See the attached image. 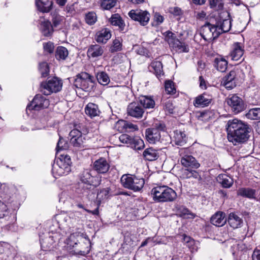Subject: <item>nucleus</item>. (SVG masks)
Returning <instances> with one entry per match:
<instances>
[{
    "label": "nucleus",
    "instance_id": "obj_1",
    "mask_svg": "<svg viewBox=\"0 0 260 260\" xmlns=\"http://www.w3.org/2000/svg\"><path fill=\"white\" fill-rule=\"evenodd\" d=\"M90 241L87 236L81 233H74L70 235L67 240V244L69 247L74 248V253L77 255L85 256L90 250Z\"/></svg>",
    "mask_w": 260,
    "mask_h": 260
},
{
    "label": "nucleus",
    "instance_id": "obj_2",
    "mask_svg": "<svg viewBox=\"0 0 260 260\" xmlns=\"http://www.w3.org/2000/svg\"><path fill=\"white\" fill-rule=\"evenodd\" d=\"M85 217V214L80 211H75L67 215L60 214L56 217L57 224L58 228L65 232H71V229L77 226L79 222Z\"/></svg>",
    "mask_w": 260,
    "mask_h": 260
},
{
    "label": "nucleus",
    "instance_id": "obj_3",
    "mask_svg": "<svg viewBox=\"0 0 260 260\" xmlns=\"http://www.w3.org/2000/svg\"><path fill=\"white\" fill-rule=\"evenodd\" d=\"M72 164L70 156L67 154H61L60 157L56 159L52 165V172L55 178L67 175L71 172Z\"/></svg>",
    "mask_w": 260,
    "mask_h": 260
},
{
    "label": "nucleus",
    "instance_id": "obj_4",
    "mask_svg": "<svg viewBox=\"0 0 260 260\" xmlns=\"http://www.w3.org/2000/svg\"><path fill=\"white\" fill-rule=\"evenodd\" d=\"M121 182L124 188L135 192L140 191L145 184L144 179L130 174L123 175L121 178Z\"/></svg>",
    "mask_w": 260,
    "mask_h": 260
},
{
    "label": "nucleus",
    "instance_id": "obj_5",
    "mask_svg": "<svg viewBox=\"0 0 260 260\" xmlns=\"http://www.w3.org/2000/svg\"><path fill=\"white\" fill-rule=\"evenodd\" d=\"M62 83L61 80L57 77L48 78L47 81L41 83V91L45 95H48L53 92L59 91L62 88Z\"/></svg>",
    "mask_w": 260,
    "mask_h": 260
},
{
    "label": "nucleus",
    "instance_id": "obj_6",
    "mask_svg": "<svg viewBox=\"0 0 260 260\" xmlns=\"http://www.w3.org/2000/svg\"><path fill=\"white\" fill-rule=\"evenodd\" d=\"M93 77L86 72H81L76 76L74 84L84 91H89L92 88Z\"/></svg>",
    "mask_w": 260,
    "mask_h": 260
},
{
    "label": "nucleus",
    "instance_id": "obj_7",
    "mask_svg": "<svg viewBox=\"0 0 260 260\" xmlns=\"http://www.w3.org/2000/svg\"><path fill=\"white\" fill-rule=\"evenodd\" d=\"M200 34L206 41L216 39L220 36V32L218 31V26L216 24H212L208 22H206L200 28Z\"/></svg>",
    "mask_w": 260,
    "mask_h": 260
},
{
    "label": "nucleus",
    "instance_id": "obj_8",
    "mask_svg": "<svg viewBox=\"0 0 260 260\" xmlns=\"http://www.w3.org/2000/svg\"><path fill=\"white\" fill-rule=\"evenodd\" d=\"M228 105L234 114H238L246 109V105L243 100L236 94H230L226 99Z\"/></svg>",
    "mask_w": 260,
    "mask_h": 260
},
{
    "label": "nucleus",
    "instance_id": "obj_9",
    "mask_svg": "<svg viewBox=\"0 0 260 260\" xmlns=\"http://www.w3.org/2000/svg\"><path fill=\"white\" fill-rule=\"evenodd\" d=\"M49 105V101L41 94H37L33 99L31 102L27 106L26 111L36 110L39 111L42 109L46 108Z\"/></svg>",
    "mask_w": 260,
    "mask_h": 260
},
{
    "label": "nucleus",
    "instance_id": "obj_10",
    "mask_svg": "<svg viewBox=\"0 0 260 260\" xmlns=\"http://www.w3.org/2000/svg\"><path fill=\"white\" fill-rule=\"evenodd\" d=\"M129 17L133 20L138 21L141 25H146L150 19V15L147 11L132 10L128 13Z\"/></svg>",
    "mask_w": 260,
    "mask_h": 260
},
{
    "label": "nucleus",
    "instance_id": "obj_11",
    "mask_svg": "<svg viewBox=\"0 0 260 260\" xmlns=\"http://www.w3.org/2000/svg\"><path fill=\"white\" fill-rule=\"evenodd\" d=\"M228 139L234 145L246 142L249 137V131H228Z\"/></svg>",
    "mask_w": 260,
    "mask_h": 260
},
{
    "label": "nucleus",
    "instance_id": "obj_12",
    "mask_svg": "<svg viewBox=\"0 0 260 260\" xmlns=\"http://www.w3.org/2000/svg\"><path fill=\"white\" fill-rule=\"evenodd\" d=\"M85 133L81 131H70L69 137L70 138V142L76 147H80L85 140Z\"/></svg>",
    "mask_w": 260,
    "mask_h": 260
},
{
    "label": "nucleus",
    "instance_id": "obj_13",
    "mask_svg": "<svg viewBox=\"0 0 260 260\" xmlns=\"http://www.w3.org/2000/svg\"><path fill=\"white\" fill-rule=\"evenodd\" d=\"M79 179L81 183L88 184V185L92 184L93 187L99 186L101 182V179L98 178H94L88 170H84L80 173Z\"/></svg>",
    "mask_w": 260,
    "mask_h": 260
},
{
    "label": "nucleus",
    "instance_id": "obj_14",
    "mask_svg": "<svg viewBox=\"0 0 260 260\" xmlns=\"http://www.w3.org/2000/svg\"><path fill=\"white\" fill-rule=\"evenodd\" d=\"M181 158L180 159L181 164L185 168H191L198 169L200 167V163L193 156L189 154H185L182 152L181 153Z\"/></svg>",
    "mask_w": 260,
    "mask_h": 260
},
{
    "label": "nucleus",
    "instance_id": "obj_15",
    "mask_svg": "<svg viewBox=\"0 0 260 260\" xmlns=\"http://www.w3.org/2000/svg\"><path fill=\"white\" fill-rule=\"evenodd\" d=\"M110 168V165L106 158L101 157L93 164V169L99 174L106 173Z\"/></svg>",
    "mask_w": 260,
    "mask_h": 260
},
{
    "label": "nucleus",
    "instance_id": "obj_16",
    "mask_svg": "<svg viewBox=\"0 0 260 260\" xmlns=\"http://www.w3.org/2000/svg\"><path fill=\"white\" fill-rule=\"evenodd\" d=\"M249 128V125L237 119L229 120L225 125L226 130H248Z\"/></svg>",
    "mask_w": 260,
    "mask_h": 260
},
{
    "label": "nucleus",
    "instance_id": "obj_17",
    "mask_svg": "<svg viewBox=\"0 0 260 260\" xmlns=\"http://www.w3.org/2000/svg\"><path fill=\"white\" fill-rule=\"evenodd\" d=\"M236 71L234 70L231 71L223 78V85L227 89L230 90L234 88L236 86L237 78Z\"/></svg>",
    "mask_w": 260,
    "mask_h": 260
},
{
    "label": "nucleus",
    "instance_id": "obj_18",
    "mask_svg": "<svg viewBox=\"0 0 260 260\" xmlns=\"http://www.w3.org/2000/svg\"><path fill=\"white\" fill-rule=\"evenodd\" d=\"M127 112L129 116L140 118L142 117L144 110L143 108L136 103H131L127 106Z\"/></svg>",
    "mask_w": 260,
    "mask_h": 260
},
{
    "label": "nucleus",
    "instance_id": "obj_19",
    "mask_svg": "<svg viewBox=\"0 0 260 260\" xmlns=\"http://www.w3.org/2000/svg\"><path fill=\"white\" fill-rule=\"evenodd\" d=\"M166 185L157 186L153 187L151 191V196L153 200L158 203H164V192Z\"/></svg>",
    "mask_w": 260,
    "mask_h": 260
},
{
    "label": "nucleus",
    "instance_id": "obj_20",
    "mask_svg": "<svg viewBox=\"0 0 260 260\" xmlns=\"http://www.w3.org/2000/svg\"><path fill=\"white\" fill-rule=\"evenodd\" d=\"M225 214L222 211H218L212 216L210 218L211 223L216 226H222L226 222Z\"/></svg>",
    "mask_w": 260,
    "mask_h": 260
},
{
    "label": "nucleus",
    "instance_id": "obj_21",
    "mask_svg": "<svg viewBox=\"0 0 260 260\" xmlns=\"http://www.w3.org/2000/svg\"><path fill=\"white\" fill-rule=\"evenodd\" d=\"M110 22L112 25L118 26L120 31L124 32L126 31L127 28L124 21L118 14L112 15L110 19Z\"/></svg>",
    "mask_w": 260,
    "mask_h": 260
},
{
    "label": "nucleus",
    "instance_id": "obj_22",
    "mask_svg": "<svg viewBox=\"0 0 260 260\" xmlns=\"http://www.w3.org/2000/svg\"><path fill=\"white\" fill-rule=\"evenodd\" d=\"M104 53V47L98 44L91 45L88 47L87 55L88 57L96 58Z\"/></svg>",
    "mask_w": 260,
    "mask_h": 260
},
{
    "label": "nucleus",
    "instance_id": "obj_23",
    "mask_svg": "<svg viewBox=\"0 0 260 260\" xmlns=\"http://www.w3.org/2000/svg\"><path fill=\"white\" fill-rule=\"evenodd\" d=\"M111 37L110 30L107 28H105L96 33L95 40L98 43L105 44Z\"/></svg>",
    "mask_w": 260,
    "mask_h": 260
},
{
    "label": "nucleus",
    "instance_id": "obj_24",
    "mask_svg": "<svg viewBox=\"0 0 260 260\" xmlns=\"http://www.w3.org/2000/svg\"><path fill=\"white\" fill-rule=\"evenodd\" d=\"M242 44L237 42L234 44L233 50L230 53L231 59L233 60H238L242 56L244 53Z\"/></svg>",
    "mask_w": 260,
    "mask_h": 260
},
{
    "label": "nucleus",
    "instance_id": "obj_25",
    "mask_svg": "<svg viewBox=\"0 0 260 260\" xmlns=\"http://www.w3.org/2000/svg\"><path fill=\"white\" fill-rule=\"evenodd\" d=\"M230 17V15H228ZM216 25L218 26V31H219L220 35L222 33L228 32L231 28L232 26V19L229 18L222 20V21H219L216 23Z\"/></svg>",
    "mask_w": 260,
    "mask_h": 260
},
{
    "label": "nucleus",
    "instance_id": "obj_26",
    "mask_svg": "<svg viewBox=\"0 0 260 260\" xmlns=\"http://www.w3.org/2000/svg\"><path fill=\"white\" fill-rule=\"evenodd\" d=\"M228 222L234 229L240 228L243 224L242 219L234 213H231L228 217Z\"/></svg>",
    "mask_w": 260,
    "mask_h": 260
},
{
    "label": "nucleus",
    "instance_id": "obj_27",
    "mask_svg": "<svg viewBox=\"0 0 260 260\" xmlns=\"http://www.w3.org/2000/svg\"><path fill=\"white\" fill-rule=\"evenodd\" d=\"M149 69L150 72L155 75L158 79H159L161 75H164L162 64L160 61H152L149 67Z\"/></svg>",
    "mask_w": 260,
    "mask_h": 260
},
{
    "label": "nucleus",
    "instance_id": "obj_28",
    "mask_svg": "<svg viewBox=\"0 0 260 260\" xmlns=\"http://www.w3.org/2000/svg\"><path fill=\"white\" fill-rule=\"evenodd\" d=\"M36 5L38 9L42 12H49L52 9L53 2L50 0L43 1L42 0H36Z\"/></svg>",
    "mask_w": 260,
    "mask_h": 260
},
{
    "label": "nucleus",
    "instance_id": "obj_29",
    "mask_svg": "<svg viewBox=\"0 0 260 260\" xmlns=\"http://www.w3.org/2000/svg\"><path fill=\"white\" fill-rule=\"evenodd\" d=\"M114 128L116 130H123L124 129H133L138 130V127L137 125L133 124L132 123L128 122L124 120H119L116 122L115 124Z\"/></svg>",
    "mask_w": 260,
    "mask_h": 260
},
{
    "label": "nucleus",
    "instance_id": "obj_30",
    "mask_svg": "<svg viewBox=\"0 0 260 260\" xmlns=\"http://www.w3.org/2000/svg\"><path fill=\"white\" fill-rule=\"evenodd\" d=\"M143 157L148 161L156 160L159 157L157 151L152 147L146 149L143 153Z\"/></svg>",
    "mask_w": 260,
    "mask_h": 260
},
{
    "label": "nucleus",
    "instance_id": "obj_31",
    "mask_svg": "<svg viewBox=\"0 0 260 260\" xmlns=\"http://www.w3.org/2000/svg\"><path fill=\"white\" fill-rule=\"evenodd\" d=\"M170 46L178 53H187L189 51L188 45L184 42L180 41L178 39L176 40Z\"/></svg>",
    "mask_w": 260,
    "mask_h": 260
},
{
    "label": "nucleus",
    "instance_id": "obj_32",
    "mask_svg": "<svg viewBox=\"0 0 260 260\" xmlns=\"http://www.w3.org/2000/svg\"><path fill=\"white\" fill-rule=\"evenodd\" d=\"M41 30L45 37H50L53 32V26L49 20L44 21L41 23Z\"/></svg>",
    "mask_w": 260,
    "mask_h": 260
},
{
    "label": "nucleus",
    "instance_id": "obj_33",
    "mask_svg": "<svg viewBox=\"0 0 260 260\" xmlns=\"http://www.w3.org/2000/svg\"><path fill=\"white\" fill-rule=\"evenodd\" d=\"M205 94H202L196 98L193 104L196 107H204L211 103V99L206 98Z\"/></svg>",
    "mask_w": 260,
    "mask_h": 260
},
{
    "label": "nucleus",
    "instance_id": "obj_34",
    "mask_svg": "<svg viewBox=\"0 0 260 260\" xmlns=\"http://www.w3.org/2000/svg\"><path fill=\"white\" fill-rule=\"evenodd\" d=\"M166 190L164 192V203L173 202L177 198V193L172 188L166 186Z\"/></svg>",
    "mask_w": 260,
    "mask_h": 260
},
{
    "label": "nucleus",
    "instance_id": "obj_35",
    "mask_svg": "<svg viewBox=\"0 0 260 260\" xmlns=\"http://www.w3.org/2000/svg\"><path fill=\"white\" fill-rule=\"evenodd\" d=\"M145 137L149 143L154 144L159 141L160 135L159 131H146Z\"/></svg>",
    "mask_w": 260,
    "mask_h": 260
},
{
    "label": "nucleus",
    "instance_id": "obj_36",
    "mask_svg": "<svg viewBox=\"0 0 260 260\" xmlns=\"http://www.w3.org/2000/svg\"><path fill=\"white\" fill-rule=\"evenodd\" d=\"M57 239L56 236H49L48 237L43 239L41 242V247L45 251L49 250L55 240Z\"/></svg>",
    "mask_w": 260,
    "mask_h": 260
},
{
    "label": "nucleus",
    "instance_id": "obj_37",
    "mask_svg": "<svg viewBox=\"0 0 260 260\" xmlns=\"http://www.w3.org/2000/svg\"><path fill=\"white\" fill-rule=\"evenodd\" d=\"M85 113L90 117H93L98 116L100 111L98 106L93 103H88L85 108Z\"/></svg>",
    "mask_w": 260,
    "mask_h": 260
},
{
    "label": "nucleus",
    "instance_id": "obj_38",
    "mask_svg": "<svg viewBox=\"0 0 260 260\" xmlns=\"http://www.w3.org/2000/svg\"><path fill=\"white\" fill-rule=\"evenodd\" d=\"M255 190L249 188H240L237 190V195L249 199H254Z\"/></svg>",
    "mask_w": 260,
    "mask_h": 260
},
{
    "label": "nucleus",
    "instance_id": "obj_39",
    "mask_svg": "<svg viewBox=\"0 0 260 260\" xmlns=\"http://www.w3.org/2000/svg\"><path fill=\"white\" fill-rule=\"evenodd\" d=\"M55 57L58 60H64L68 56V49L63 46H58L55 51Z\"/></svg>",
    "mask_w": 260,
    "mask_h": 260
},
{
    "label": "nucleus",
    "instance_id": "obj_40",
    "mask_svg": "<svg viewBox=\"0 0 260 260\" xmlns=\"http://www.w3.org/2000/svg\"><path fill=\"white\" fill-rule=\"evenodd\" d=\"M174 208L177 214L180 215V216L190 215L191 217L192 218H194L195 217L194 214L191 213L190 211L184 206L179 204H176L175 205Z\"/></svg>",
    "mask_w": 260,
    "mask_h": 260
},
{
    "label": "nucleus",
    "instance_id": "obj_41",
    "mask_svg": "<svg viewBox=\"0 0 260 260\" xmlns=\"http://www.w3.org/2000/svg\"><path fill=\"white\" fill-rule=\"evenodd\" d=\"M214 66L218 71L224 72L227 69L228 62L224 58H216L214 61Z\"/></svg>",
    "mask_w": 260,
    "mask_h": 260
},
{
    "label": "nucleus",
    "instance_id": "obj_42",
    "mask_svg": "<svg viewBox=\"0 0 260 260\" xmlns=\"http://www.w3.org/2000/svg\"><path fill=\"white\" fill-rule=\"evenodd\" d=\"M139 102L145 108H153L155 106L154 101L151 97L147 96H141Z\"/></svg>",
    "mask_w": 260,
    "mask_h": 260
},
{
    "label": "nucleus",
    "instance_id": "obj_43",
    "mask_svg": "<svg viewBox=\"0 0 260 260\" xmlns=\"http://www.w3.org/2000/svg\"><path fill=\"white\" fill-rule=\"evenodd\" d=\"M93 186L92 184L88 185L85 183H79L78 187L76 188V192L81 195H87L89 190L91 189Z\"/></svg>",
    "mask_w": 260,
    "mask_h": 260
},
{
    "label": "nucleus",
    "instance_id": "obj_44",
    "mask_svg": "<svg viewBox=\"0 0 260 260\" xmlns=\"http://www.w3.org/2000/svg\"><path fill=\"white\" fill-rule=\"evenodd\" d=\"M96 79L100 84L104 86L108 85L110 81L108 75L105 72H98Z\"/></svg>",
    "mask_w": 260,
    "mask_h": 260
},
{
    "label": "nucleus",
    "instance_id": "obj_45",
    "mask_svg": "<svg viewBox=\"0 0 260 260\" xmlns=\"http://www.w3.org/2000/svg\"><path fill=\"white\" fill-rule=\"evenodd\" d=\"M130 147L136 150H141L145 147L144 141L139 137H135Z\"/></svg>",
    "mask_w": 260,
    "mask_h": 260
},
{
    "label": "nucleus",
    "instance_id": "obj_46",
    "mask_svg": "<svg viewBox=\"0 0 260 260\" xmlns=\"http://www.w3.org/2000/svg\"><path fill=\"white\" fill-rule=\"evenodd\" d=\"M220 183L224 188H230L233 184V180L225 175L219 176Z\"/></svg>",
    "mask_w": 260,
    "mask_h": 260
},
{
    "label": "nucleus",
    "instance_id": "obj_47",
    "mask_svg": "<svg viewBox=\"0 0 260 260\" xmlns=\"http://www.w3.org/2000/svg\"><path fill=\"white\" fill-rule=\"evenodd\" d=\"M246 117L250 119H260V108L251 109L245 115Z\"/></svg>",
    "mask_w": 260,
    "mask_h": 260
},
{
    "label": "nucleus",
    "instance_id": "obj_48",
    "mask_svg": "<svg viewBox=\"0 0 260 260\" xmlns=\"http://www.w3.org/2000/svg\"><path fill=\"white\" fill-rule=\"evenodd\" d=\"M116 3L117 0H101L100 6L102 9L109 10L113 8Z\"/></svg>",
    "mask_w": 260,
    "mask_h": 260
},
{
    "label": "nucleus",
    "instance_id": "obj_49",
    "mask_svg": "<svg viewBox=\"0 0 260 260\" xmlns=\"http://www.w3.org/2000/svg\"><path fill=\"white\" fill-rule=\"evenodd\" d=\"M85 20L89 25L94 24L97 21V16L95 13L89 12L85 15Z\"/></svg>",
    "mask_w": 260,
    "mask_h": 260
},
{
    "label": "nucleus",
    "instance_id": "obj_50",
    "mask_svg": "<svg viewBox=\"0 0 260 260\" xmlns=\"http://www.w3.org/2000/svg\"><path fill=\"white\" fill-rule=\"evenodd\" d=\"M58 135L59 136V139L56 148V153H58L60 150H65L68 148V143L67 141L64 140L59 134H58Z\"/></svg>",
    "mask_w": 260,
    "mask_h": 260
},
{
    "label": "nucleus",
    "instance_id": "obj_51",
    "mask_svg": "<svg viewBox=\"0 0 260 260\" xmlns=\"http://www.w3.org/2000/svg\"><path fill=\"white\" fill-rule=\"evenodd\" d=\"M163 36L165 38V40L168 42L170 46L177 39L175 34L170 30L164 32Z\"/></svg>",
    "mask_w": 260,
    "mask_h": 260
},
{
    "label": "nucleus",
    "instance_id": "obj_52",
    "mask_svg": "<svg viewBox=\"0 0 260 260\" xmlns=\"http://www.w3.org/2000/svg\"><path fill=\"white\" fill-rule=\"evenodd\" d=\"M8 217L7 220L10 218L9 212L7 205L3 202L0 201V219H4Z\"/></svg>",
    "mask_w": 260,
    "mask_h": 260
},
{
    "label": "nucleus",
    "instance_id": "obj_53",
    "mask_svg": "<svg viewBox=\"0 0 260 260\" xmlns=\"http://www.w3.org/2000/svg\"><path fill=\"white\" fill-rule=\"evenodd\" d=\"M122 43L119 39H115L113 41V45L110 48L111 53L117 52L122 50Z\"/></svg>",
    "mask_w": 260,
    "mask_h": 260
},
{
    "label": "nucleus",
    "instance_id": "obj_54",
    "mask_svg": "<svg viewBox=\"0 0 260 260\" xmlns=\"http://www.w3.org/2000/svg\"><path fill=\"white\" fill-rule=\"evenodd\" d=\"M39 71L41 74L42 77H46L47 76L49 73V68L48 63L45 62L40 63Z\"/></svg>",
    "mask_w": 260,
    "mask_h": 260
},
{
    "label": "nucleus",
    "instance_id": "obj_55",
    "mask_svg": "<svg viewBox=\"0 0 260 260\" xmlns=\"http://www.w3.org/2000/svg\"><path fill=\"white\" fill-rule=\"evenodd\" d=\"M135 137L128 134H124L119 136V139L121 143L126 144L130 146Z\"/></svg>",
    "mask_w": 260,
    "mask_h": 260
},
{
    "label": "nucleus",
    "instance_id": "obj_56",
    "mask_svg": "<svg viewBox=\"0 0 260 260\" xmlns=\"http://www.w3.org/2000/svg\"><path fill=\"white\" fill-rule=\"evenodd\" d=\"M165 90L168 94H174L176 92L174 83L171 80L166 81L165 84Z\"/></svg>",
    "mask_w": 260,
    "mask_h": 260
},
{
    "label": "nucleus",
    "instance_id": "obj_57",
    "mask_svg": "<svg viewBox=\"0 0 260 260\" xmlns=\"http://www.w3.org/2000/svg\"><path fill=\"white\" fill-rule=\"evenodd\" d=\"M51 14L52 21L53 23L52 25L53 27H56L60 24L61 21L62 20V17L56 13H52Z\"/></svg>",
    "mask_w": 260,
    "mask_h": 260
},
{
    "label": "nucleus",
    "instance_id": "obj_58",
    "mask_svg": "<svg viewBox=\"0 0 260 260\" xmlns=\"http://www.w3.org/2000/svg\"><path fill=\"white\" fill-rule=\"evenodd\" d=\"M109 188H103L100 190V191L98 193L97 198L100 200L106 199L108 198V195L109 193Z\"/></svg>",
    "mask_w": 260,
    "mask_h": 260
},
{
    "label": "nucleus",
    "instance_id": "obj_59",
    "mask_svg": "<svg viewBox=\"0 0 260 260\" xmlns=\"http://www.w3.org/2000/svg\"><path fill=\"white\" fill-rule=\"evenodd\" d=\"M43 49L44 51L51 54L53 52L54 49V46L53 43L49 41L47 43H44L43 44Z\"/></svg>",
    "mask_w": 260,
    "mask_h": 260
},
{
    "label": "nucleus",
    "instance_id": "obj_60",
    "mask_svg": "<svg viewBox=\"0 0 260 260\" xmlns=\"http://www.w3.org/2000/svg\"><path fill=\"white\" fill-rule=\"evenodd\" d=\"M170 12L175 16H180L182 15L183 14L182 10L177 7L171 8Z\"/></svg>",
    "mask_w": 260,
    "mask_h": 260
},
{
    "label": "nucleus",
    "instance_id": "obj_61",
    "mask_svg": "<svg viewBox=\"0 0 260 260\" xmlns=\"http://www.w3.org/2000/svg\"><path fill=\"white\" fill-rule=\"evenodd\" d=\"M209 6L211 8L213 9H217V6H218V7L220 8L221 6V4L219 3V0H208Z\"/></svg>",
    "mask_w": 260,
    "mask_h": 260
},
{
    "label": "nucleus",
    "instance_id": "obj_62",
    "mask_svg": "<svg viewBox=\"0 0 260 260\" xmlns=\"http://www.w3.org/2000/svg\"><path fill=\"white\" fill-rule=\"evenodd\" d=\"M154 19L155 22L156 23V25H159L163 22L164 18L159 13L156 12L154 14Z\"/></svg>",
    "mask_w": 260,
    "mask_h": 260
},
{
    "label": "nucleus",
    "instance_id": "obj_63",
    "mask_svg": "<svg viewBox=\"0 0 260 260\" xmlns=\"http://www.w3.org/2000/svg\"><path fill=\"white\" fill-rule=\"evenodd\" d=\"M165 109L169 113H173L174 109L172 103H171L170 101L167 102L165 103Z\"/></svg>",
    "mask_w": 260,
    "mask_h": 260
},
{
    "label": "nucleus",
    "instance_id": "obj_64",
    "mask_svg": "<svg viewBox=\"0 0 260 260\" xmlns=\"http://www.w3.org/2000/svg\"><path fill=\"white\" fill-rule=\"evenodd\" d=\"M252 260H260V250L255 249L252 255Z\"/></svg>",
    "mask_w": 260,
    "mask_h": 260
}]
</instances>
